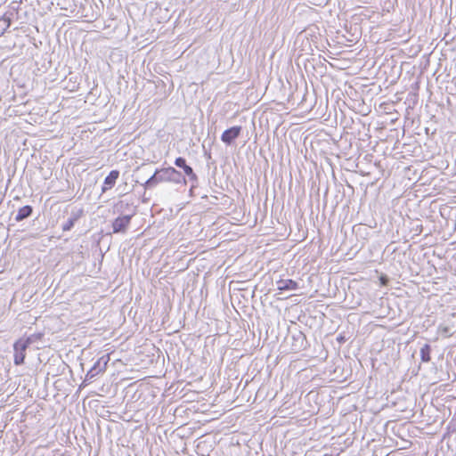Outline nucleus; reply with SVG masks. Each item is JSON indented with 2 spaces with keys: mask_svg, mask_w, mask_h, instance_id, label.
<instances>
[{
  "mask_svg": "<svg viewBox=\"0 0 456 456\" xmlns=\"http://www.w3.org/2000/svg\"><path fill=\"white\" fill-rule=\"evenodd\" d=\"M208 159H210V158H211V154H210V153H208Z\"/></svg>",
  "mask_w": 456,
  "mask_h": 456,
  "instance_id": "20",
  "label": "nucleus"
},
{
  "mask_svg": "<svg viewBox=\"0 0 456 456\" xmlns=\"http://www.w3.org/2000/svg\"><path fill=\"white\" fill-rule=\"evenodd\" d=\"M174 164L178 168L183 169L184 173V177L187 176L189 181L191 183H198L199 179L195 172L193 171V168L187 164L186 159L183 157H178L175 159Z\"/></svg>",
  "mask_w": 456,
  "mask_h": 456,
  "instance_id": "7",
  "label": "nucleus"
},
{
  "mask_svg": "<svg viewBox=\"0 0 456 456\" xmlns=\"http://www.w3.org/2000/svg\"><path fill=\"white\" fill-rule=\"evenodd\" d=\"M440 331H441V334L444 337H451L452 336V332H451V328L448 327V326H444V327H441L440 328Z\"/></svg>",
  "mask_w": 456,
  "mask_h": 456,
  "instance_id": "15",
  "label": "nucleus"
},
{
  "mask_svg": "<svg viewBox=\"0 0 456 456\" xmlns=\"http://www.w3.org/2000/svg\"><path fill=\"white\" fill-rule=\"evenodd\" d=\"M33 343V339L30 337L26 338H20L13 344L14 359L13 362L15 365H22L25 362L26 350Z\"/></svg>",
  "mask_w": 456,
  "mask_h": 456,
  "instance_id": "2",
  "label": "nucleus"
},
{
  "mask_svg": "<svg viewBox=\"0 0 456 456\" xmlns=\"http://www.w3.org/2000/svg\"><path fill=\"white\" fill-rule=\"evenodd\" d=\"M277 289L282 290V291H290V290H296L298 288V283L291 279L287 280H279L276 282Z\"/></svg>",
  "mask_w": 456,
  "mask_h": 456,
  "instance_id": "11",
  "label": "nucleus"
},
{
  "mask_svg": "<svg viewBox=\"0 0 456 456\" xmlns=\"http://www.w3.org/2000/svg\"><path fill=\"white\" fill-rule=\"evenodd\" d=\"M338 340L339 342H342V341H344V338H343L342 337H339V338H338Z\"/></svg>",
  "mask_w": 456,
  "mask_h": 456,
  "instance_id": "19",
  "label": "nucleus"
},
{
  "mask_svg": "<svg viewBox=\"0 0 456 456\" xmlns=\"http://www.w3.org/2000/svg\"><path fill=\"white\" fill-rule=\"evenodd\" d=\"M163 182H172L175 183H186V178L183 175L173 167L157 168L153 175L150 176L142 186L145 190H151Z\"/></svg>",
  "mask_w": 456,
  "mask_h": 456,
  "instance_id": "1",
  "label": "nucleus"
},
{
  "mask_svg": "<svg viewBox=\"0 0 456 456\" xmlns=\"http://www.w3.org/2000/svg\"><path fill=\"white\" fill-rule=\"evenodd\" d=\"M110 360V354H104L102 357L98 358L97 361L94 363V365L89 369L85 377V382H91L98 375L105 372L108 363Z\"/></svg>",
  "mask_w": 456,
  "mask_h": 456,
  "instance_id": "3",
  "label": "nucleus"
},
{
  "mask_svg": "<svg viewBox=\"0 0 456 456\" xmlns=\"http://www.w3.org/2000/svg\"><path fill=\"white\" fill-rule=\"evenodd\" d=\"M12 13H11L10 16H7L6 14H4V16H2L0 18V37L10 28V26L12 24Z\"/></svg>",
  "mask_w": 456,
  "mask_h": 456,
  "instance_id": "13",
  "label": "nucleus"
},
{
  "mask_svg": "<svg viewBox=\"0 0 456 456\" xmlns=\"http://www.w3.org/2000/svg\"><path fill=\"white\" fill-rule=\"evenodd\" d=\"M450 428L453 430V431H456V416H454L452 420L450 421Z\"/></svg>",
  "mask_w": 456,
  "mask_h": 456,
  "instance_id": "16",
  "label": "nucleus"
},
{
  "mask_svg": "<svg viewBox=\"0 0 456 456\" xmlns=\"http://www.w3.org/2000/svg\"><path fill=\"white\" fill-rule=\"evenodd\" d=\"M291 349L294 352H300L309 346L305 335L300 330L291 332Z\"/></svg>",
  "mask_w": 456,
  "mask_h": 456,
  "instance_id": "5",
  "label": "nucleus"
},
{
  "mask_svg": "<svg viewBox=\"0 0 456 456\" xmlns=\"http://www.w3.org/2000/svg\"><path fill=\"white\" fill-rule=\"evenodd\" d=\"M379 280L382 285H387L388 281V278L386 275L380 276Z\"/></svg>",
  "mask_w": 456,
  "mask_h": 456,
  "instance_id": "17",
  "label": "nucleus"
},
{
  "mask_svg": "<svg viewBox=\"0 0 456 456\" xmlns=\"http://www.w3.org/2000/svg\"><path fill=\"white\" fill-rule=\"evenodd\" d=\"M119 171L117 169L111 170L109 175L105 177L103 184L102 186V193L113 188L119 177Z\"/></svg>",
  "mask_w": 456,
  "mask_h": 456,
  "instance_id": "10",
  "label": "nucleus"
},
{
  "mask_svg": "<svg viewBox=\"0 0 456 456\" xmlns=\"http://www.w3.org/2000/svg\"><path fill=\"white\" fill-rule=\"evenodd\" d=\"M241 126H233L224 130L221 135V141L227 146L232 145L241 134Z\"/></svg>",
  "mask_w": 456,
  "mask_h": 456,
  "instance_id": "6",
  "label": "nucleus"
},
{
  "mask_svg": "<svg viewBox=\"0 0 456 456\" xmlns=\"http://www.w3.org/2000/svg\"><path fill=\"white\" fill-rule=\"evenodd\" d=\"M420 359L423 362H429L431 361V346L429 344H425L420 348Z\"/></svg>",
  "mask_w": 456,
  "mask_h": 456,
  "instance_id": "14",
  "label": "nucleus"
},
{
  "mask_svg": "<svg viewBox=\"0 0 456 456\" xmlns=\"http://www.w3.org/2000/svg\"><path fill=\"white\" fill-rule=\"evenodd\" d=\"M83 215L84 210L82 208L72 209L68 219L62 224V231H70L75 226L76 223L82 217Z\"/></svg>",
  "mask_w": 456,
  "mask_h": 456,
  "instance_id": "9",
  "label": "nucleus"
},
{
  "mask_svg": "<svg viewBox=\"0 0 456 456\" xmlns=\"http://www.w3.org/2000/svg\"><path fill=\"white\" fill-rule=\"evenodd\" d=\"M113 213L118 216H125L126 214H132V217L136 214V207L132 202L126 200H120L113 206Z\"/></svg>",
  "mask_w": 456,
  "mask_h": 456,
  "instance_id": "8",
  "label": "nucleus"
},
{
  "mask_svg": "<svg viewBox=\"0 0 456 456\" xmlns=\"http://www.w3.org/2000/svg\"><path fill=\"white\" fill-rule=\"evenodd\" d=\"M197 184H198V183H192L191 187V189H190V193H191H191H193V188H194V187H196V186H197Z\"/></svg>",
  "mask_w": 456,
  "mask_h": 456,
  "instance_id": "18",
  "label": "nucleus"
},
{
  "mask_svg": "<svg viewBox=\"0 0 456 456\" xmlns=\"http://www.w3.org/2000/svg\"><path fill=\"white\" fill-rule=\"evenodd\" d=\"M132 218V214H126L125 216L116 217L111 224L112 232L116 234L126 233L130 226Z\"/></svg>",
  "mask_w": 456,
  "mask_h": 456,
  "instance_id": "4",
  "label": "nucleus"
},
{
  "mask_svg": "<svg viewBox=\"0 0 456 456\" xmlns=\"http://www.w3.org/2000/svg\"><path fill=\"white\" fill-rule=\"evenodd\" d=\"M34 208L30 205H26L20 208L17 211V214L14 217L16 222H21L25 219L30 217L33 214Z\"/></svg>",
  "mask_w": 456,
  "mask_h": 456,
  "instance_id": "12",
  "label": "nucleus"
}]
</instances>
